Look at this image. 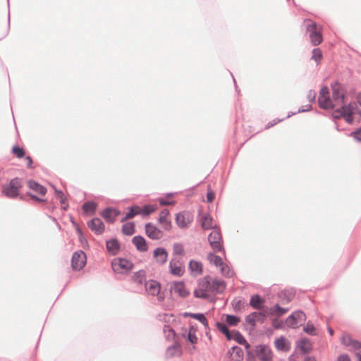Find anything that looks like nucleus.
I'll return each mask as SVG.
<instances>
[{"instance_id":"1","label":"nucleus","mask_w":361,"mask_h":361,"mask_svg":"<svg viewBox=\"0 0 361 361\" xmlns=\"http://www.w3.org/2000/svg\"><path fill=\"white\" fill-rule=\"evenodd\" d=\"M23 188V178L15 177L8 183L2 185L1 194L7 198H19L21 201L27 202L25 195H20V189Z\"/></svg>"},{"instance_id":"2","label":"nucleus","mask_w":361,"mask_h":361,"mask_svg":"<svg viewBox=\"0 0 361 361\" xmlns=\"http://www.w3.org/2000/svg\"><path fill=\"white\" fill-rule=\"evenodd\" d=\"M303 26L306 31L309 32V36L312 44L314 47L319 45L323 41L322 33V27L310 18H305L303 22Z\"/></svg>"},{"instance_id":"3","label":"nucleus","mask_w":361,"mask_h":361,"mask_svg":"<svg viewBox=\"0 0 361 361\" xmlns=\"http://www.w3.org/2000/svg\"><path fill=\"white\" fill-rule=\"evenodd\" d=\"M208 235V241L210 247L214 252H222L225 254V249L223 245V237L220 228L216 226V229H212Z\"/></svg>"},{"instance_id":"4","label":"nucleus","mask_w":361,"mask_h":361,"mask_svg":"<svg viewBox=\"0 0 361 361\" xmlns=\"http://www.w3.org/2000/svg\"><path fill=\"white\" fill-rule=\"evenodd\" d=\"M331 88L332 90L331 99L336 104L346 99V89L343 84L338 80L333 81L331 83Z\"/></svg>"},{"instance_id":"5","label":"nucleus","mask_w":361,"mask_h":361,"mask_svg":"<svg viewBox=\"0 0 361 361\" xmlns=\"http://www.w3.org/2000/svg\"><path fill=\"white\" fill-rule=\"evenodd\" d=\"M111 266L115 272H121V270H123L126 274L131 271L135 267L130 260L124 257L114 259L111 262Z\"/></svg>"},{"instance_id":"6","label":"nucleus","mask_w":361,"mask_h":361,"mask_svg":"<svg viewBox=\"0 0 361 361\" xmlns=\"http://www.w3.org/2000/svg\"><path fill=\"white\" fill-rule=\"evenodd\" d=\"M193 218L194 216L191 212L184 210L176 214L175 222L180 229H185L192 222Z\"/></svg>"},{"instance_id":"7","label":"nucleus","mask_w":361,"mask_h":361,"mask_svg":"<svg viewBox=\"0 0 361 361\" xmlns=\"http://www.w3.org/2000/svg\"><path fill=\"white\" fill-rule=\"evenodd\" d=\"M71 268L73 271H80L87 264V255L82 250L74 252L71 257Z\"/></svg>"},{"instance_id":"8","label":"nucleus","mask_w":361,"mask_h":361,"mask_svg":"<svg viewBox=\"0 0 361 361\" xmlns=\"http://www.w3.org/2000/svg\"><path fill=\"white\" fill-rule=\"evenodd\" d=\"M306 319L305 314L302 310H296L292 312L285 320V323L288 327L290 329H296L300 322L305 321Z\"/></svg>"},{"instance_id":"9","label":"nucleus","mask_w":361,"mask_h":361,"mask_svg":"<svg viewBox=\"0 0 361 361\" xmlns=\"http://www.w3.org/2000/svg\"><path fill=\"white\" fill-rule=\"evenodd\" d=\"M145 229L146 235L152 240H158L164 236V232L151 222L145 224Z\"/></svg>"},{"instance_id":"10","label":"nucleus","mask_w":361,"mask_h":361,"mask_svg":"<svg viewBox=\"0 0 361 361\" xmlns=\"http://www.w3.org/2000/svg\"><path fill=\"white\" fill-rule=\"evenodd\" d=\"M120 214V210L112 207H106L100 212V215L109 224H114Z\"/></svg>"},{"instance_id":"11","label":"nucleus","mask_w":361,"mask_h":361,"mask_svg":"<svg viewBox=\"0 0 361 361\" xmlns=\"http://www.w3.org/2000/svg\"><path fill=\"white\" fill-rule=\"evenodd\" d=\"M88 228L97 235H101L105 230L104 222L99 217H94L87 222Z\"/></svg>"},{"instance_id":"12","label":"nucleus","mask_w":361,"mask_h":361,"mask_svg":"<svg viewBox=\"0 0 361 361\" xmlns=\"http://www.w3.org/2000/svg\"><path fill=\"white\" fill-rule=\"evenodd\" d=\"M296 350L300 351V355H305L312 351L313 346L310 340L305 337L296 341Z\"/></svg>"},{"instance_id":"13","label":"nucleus","mask_w":361,"mask_h":361,"mask_svg":"<svg viewBox=\"0 0 361 361\" xmlns=\"http://www.w3.org/2000/svg\"><path fill=\"white\" fill-rule=\"evenodd\" d=\"M121 243L116 237L106 240V251L111 256L117 255L121 250Z\"/></svg>"},{"instance_id":"14","label":"nucleus","mask_w":361,"mask_h":361,"mask_svg":"<svg viewBox=\"0 0 361 361\" xmlns=\"http://www.w3.org/2000/svg\"><path fill=\"white\" fill-rule=\"evenodd\" d=\"M172 290L178 293V295L183 298H186L190 293V290L185 288V284L183 281H175L173 286L170 288V293Z\"/></svg>"},{"instance_id":"15","label":"nucleus","mask_w":361,"mask_h":361,"mask_svg":"<svg viewBox=\"0 0 361 361\" xmlns=\"http://www.w3.org/2000/svg\"><path fill=\"white\" fill-rule=\"evenodd\" d=\"M169 273L175 276L180 277L185 273V268L178 259L173 258L169 262Z\"/></svg>"},{"instance_id":"16","label":"nucleus","mask_w":361,"mask_h":361,"mask_svg":"<svg viewBox=\"0 0 361 361\" xmlns=\"http://www.w3.org/2000/svg\"><path fill=\"white\" fill-rule=\"evenodd\" d=\"M170 212L168 209H163L159 214L158 223L162 226L166 231H169L172 227L171 221L168 219Z\"/></svg>"},{"instance_id":"17","label":"nucleus","mask_w":361,"mask_h":361,"mask_svg":"<svg viewBox=\"0 0 361 361\" xmlns=\"http://www.w3.org/2000/svg\"><path fill=\"white\" fill-rule=\"evenodd\" d=\"M168 252L164 247H158L153 251V257L157 263L163 265L168 259Z\"/></svg>"},{"instance_id":"18","label":"nucleus","mask_w":361,"mask_h":361,"mask_svg":"<svg viewBox=\"0 0 361 361\" xmlns=\"http://www.w3.org/2000/svg\"><path fill=\"white\" fill-rule=\"evenodd\" d=\"M132 243L135 245L136 250L140 252H145L149 250L147 241L141 235H135L132 238Z\"/></svg>"},{"instance_id":"19","label":"nucleus","mask_w":361,"mask_h":361,"mask_svg":"<svg viewBox=\"0 0 361 361\" xmlns=\"http://www.w3.org/2000/svg\"><path fill=\"white\" fill-rule=\"evenodd\" d=\"M27 184L30 190L37 193L38 195L45 196L47 193V188L35 180H28L27 181Z\"/></svg>"},{"instance_id":"20","label":"nucleus","mask_w":361,"mask_h":361,"mask_svg":"<svg viewBox=\"0 0 361 361\" xmlns=\"http://www.w3.org/2000/svg\"><path fill=\"white\" fill-rule=\"evenodd\" d=\"M274 346L278 351L288 352L290 349V342L284 336L276 338L274 341Z\"/></svg>"},{"instance_id":"21","label":"nucleus","mask_w":361,"mask_h":361,"mask_svg":"<svg viewBox=\"0 0 361 361\" xmlns=\"http://www.w3.org/2000/svg\"><path fill=\"white\" fill-rule=\"evenodd\" d=\"M145 288L150 295L155 296L161 290V283L155 279H149L145 283Z\"/></svg>"},{"instance_id":"22","label":"nucleus","mask_w":361,"mask_h":361,"mask_svg":"<svg viewBox=\"0 0 361 361\" xmlns=\"http://www.w3.org/2000/svg\"><path fill=\"white\" fill-rule=\"evenodd\" d=\"M226 288V283L224 280L214 278L212 281L211 292L214 294H221Z\"/></svg>"},{"instance_id":"23","label":"nucleus","mask_w":361,"mask_h":361,"mask_svg":"<svg viewBox=\"0 0 361 361\" xmlns=\"http://www.w3.org/2000/svg\"><path fill=\"white\" fill-rule=\"evenodd\" d=\"M188 269L193 276H197L202 274L203 265L200 261L190 259L188 263Z\"/></svg>"},{"instance_id":"24","label":"nucleus","mask_w":361,"mask_h":361,"mask_svg":"<svg viewBox=\"0 0 361 361\" xmlns=\"http://www.w3.org/2000/svg\"><path fill=\"white\" fill-rule=\"evenodd\" d=\"M231 340L235 341L239 345H243L245 348H250V345L247 341L244 336L237 329H233L231 331Z\"/></svg>"},{"instance_id":"25","label":"nucleus","mask_w":361,"mask_h":361,"mask_svg":"<svg viewBox=\"0 0 361 361\" xmlns=\"http://www.w3.org/2000/svg\"><path fill=\"white\" fill-rule=\"evenodd\" d=\"M97 209V204L93 200L86 201L82 205V209L84 215L92 216L95 214Z\"/></svg>"},{"instance_id":"26","label":"nucleus","mask_w":361,"mask_h":361,"mask_svg":"<svg viewBox=\"0 0 361 361\" xmlns=\"http://www.w3.org/2000/svg\"><path fill=\"white\" fill-rule=\"evenodd\" d=\"M267 348L266 344H258L255 345L253 348H247L246 350V355L247 357H252L254 358H259V355L261 353H263V350Z\"/></svg>"},{"instance_id":"27","label":"nucleus","mask_w":361,"mask_h":361,"mask_svg":"<svg viewBox=\"0 0 361 361\" xmlns=\"http://www.w3.org/2000/svg\"><path fill=\"white\" fill-rule=\"evenodd\" d=\"M180 350L179 355L182 354L181 344L178 340H174L173 343L167 347L166 350V358H172L176 356V352Z\"/></svg>"},{"instance_id":"28","label":"nucleus","mask_w":361,"mask_h":361,"mask_svg":"<svg viewBox=\"0 0 361 361\" xmlns=\"http://www.w3.org/2000/svg\"><path fill=\"white\" fill-rule=\"evenodd\" d=\"M318 104L319 107L324 110L334 109L336 107L335 102L330 98V97H325L318 98Z\"/></svg>"},{"instance_id":"29","label":"nucleus","mask_w":361,"mask_h":361,"mask_svg":"<svg viewBox=\"0 0 361 361\" xmlns=\"http://www.w3.org/2000/svg\"><path fill=\"white\" fill-rule=\"evenodd\" d=\"M213 218L209 213H206L200 219V225L203 230L216 229V226H212Z\"/></svg>"},{"instance_id":"30","label":"nucleus","mask_w":361,"mask_h":361,"mask_svg":"<svg viewBox=\"0 0 361 361\" xmlns=\"http://www.w3.org/2000/svg\"><path fill=\"white\" fill-rule=\"evenodd\" d=\"M264 299L258 293L250 297L249 305L254 309L259 310L263 307Z\"/></svg>"},{"instance_id":"31","label":"nucleus","mask_w":361,"mask_h":361,"mask_svg":"<svg viewBox=\"0 0 361 361\" xmlns=\"http://www.w3.org/2000/svg\"><path fill=\"white\" fill-rule=\"evenodd\" d=\"M131 280L139 285L145 284L147 281L146 271L144 269H140L135 271L131 277Z\"/></svg>"},{"instance_id":"32","label":"nucleus","mask_w":361,"mask_h":361,"mask_svg":"<svg viewBox=\"0 0 361 361\" xmlns=\"http://www.w3.org/2000/svg\"><path fill=\"white\" fill-rule=\"evenodd\" d=\"M295 292L293 290L284 289L278 293V297L283 300V303H289L295 297Z\"/></svg>"},{"instance_id":"33","label":"nucleus","mask_w":361,"mask_h":361,"mask_svg":"<svg viewBox=\"0 0 361 361\" xmlns=\"http://www.w3.org/2000/svg\"><path fill=\"white\" fill-rule=\"evenodd\" d=\"M135 226L134 221H128L123 224L121 232L125 235L131 236L136 232Z\"/></svg>"},{"instance_id":"34","label":"nucleus","mask_w":361,"mask_h":361,"mask_svg":"<svg viewBox=\"0 0 361 361\" xmlns=\"http://www.w3.org/2000/svg\"><path fill=\"white\" fill-rule=\"evenodd\" d=\"M315 112L317 114H321V115H323L324 116H328V117H329V118L332 119L334 121L338 120V119H340V118H343V116H344V115H345V112L343 111H342L341 107L334 109V112L331 113L329 115H328L326 114H324L323 112H321V111H319L318 110H317Z\"/></svg>"},{"instance_id":"35","label":"nucleus","mask_w":361,"mask_h":361,"mask_svg":"<svg viewBox=\"0 0 361 361\" xmlns=\"http://www.w3.org/2000/svg\"><path fill=\"white\" fill-rule=\"evenodd\" d=\"M341 109L345 113H348V114H353L357 109V106L355 102H350L347 104L346 99H344L343 102H341Z\"/></svg>"},{"instance_id":"36","label":"nucleus","mask_w":361,"mask_h":361,"mask_svg":"<svg viewBox=\"0 0 361 361\" xmlns=\"http://www.w3.org/2000/svg\"><path fill=\"white\" fill-rule=\"evenodd\" d=\"M182 338L186 339L188 342L193 345V349L195 348V345L197 343L198 338L195 334L189 333L185 329H183V332L180 334Z\"/></svg>"},{"instance_id":"37","label":"nucleus","mask_w":361,"mask_h":361,"mask_svg":"<svg viewBox=\"0 0 361 361\" xmlns=\"http://www.w3.org/2000/svg\"><path fill=\"white\" fill-rule=\"evenodd\" d=\"M215 325L217 329L225 336L226 340L231 341V333L227 325L221 322H216Z\"/></svg>"},{"instance_id":"38","label":"nucleus","mask_w":361,"mask_h":361,"mask_svg":"<svg viewBox=\"0 0 361 361\" xmlns=\"http://www.w3.org/2000/svg\"><path fill=\"white\" fill-rule=\"evenodd\" d=\"M157 209V206L155 204H145L141 209H140V214L143 217L148 216L154 213Z\"/></svg>"},{"instance_id":"39","label":"nucleus","mask_w":361,"mask_h":361,"mask_svg":"<svg viewBox=\"0 0 361 361\" xmlns=\"http://www.w3.org/2000/svg\"><path fill=\"white\" fill-rule=\"evenodd\" d=\"M208 260L212 263L215 267H220L223 264V259L222 258L214 252H209L207 255Z\"/></svg>"},{"instance_id":"40","label":"nucleus","mask_w":361,"mask_h":361,"mask_svg":"<svg viewBox=\"0 0 361 361\" xmlns=\"http://www.w3.org/2000/svg\"><path fill=\"white\" fill-rule=\"evenodd\" d=\"M226 317V322L228 326H237L240 322V317L235 314H224Z\"/></svg>"},{"instance_id":"41","label":"nucleus","mask_w":361,"mask_h":361,"mask_svg":"<svg viewBox=\"0 0 361 361\" xmlns=\"http://www.w3.org/2000/svg\"><path fill=\"white\" fill-rule=\"evenodd\" d=\"M178 194V192H167L165 194L164 197H159L158 202L160 205H175L176 202L175 200H167L166 198L169 197H173L175 195Z\"/></svg>"},{"instance_id":"42","label":"nucleus","mask_w":361,"mask_h":361,"mask_svg":"<svg viewBox=\"0 0 361 361\" xmlns=\"http://www.w3.org/2000/svg\"><path fill=\"white\" fill-rule=\"evenodd\" d=\"M198 286L202 287L206 290L211 292L212 288V282L211 279L209 275H207L199 280L198 281Z\"/></svg>"},{"instance_id":"43","label":"nucleus","mask_w":361,"mask_h":361,"mask_svg":"<svg viewBox=\"0 0 361 361\" xmlns=\"http://www.w3.org/2000/svg\"><path fill=\"white\" fill-rule=\"evenodd\" d=\"M181 315L184 318L190 317V318H192V319H194L198 321L199 322H200L201 321H203L205 317L204 314L202 313V312L192 313V312H185L181 313Z\"/></svg>"},{"instance_id":"44","label":"nucleus","mask_w":361,"mask_h":361,"mask_svg":"<svg viewBox=\"0 0 361 361\" xmlns=\"http://www.w3.org/2000/svg\"><path fill=\"white\" fill-rule=\"evenodd\" d=\"M259 360V361H273L272 350L267 345V348L261 353Z\"/></svg>"},{"instance_id":"45","label":"nucleus","mask_w":361,"mask_h":361,"mask_svg":"<svg viewBox=\"0 0 361 361\" xmlns=\"http://www.w3.org/2000/svg\"><path fill=\"white\" fill-rule=\"evenodd\" d=\"M11 153L18 159H22L25 156V150L18 144L14 145L11 149Z\"/></svg>"},{"instance_id":"46","label":"nucleus","mask_w":361,"mask_h":361,"mask_svg":"<svg viewBox=\"0 0 361 361\" xmlns=\"http://www.w3.org/2000/svg\"><path fill=\"white\" fill-rule=\"evenodd\" d=\"M289 310L288 308L282 307L279 304L276 303L270 308V312L272 314H277L279 316L285 314Z\"/></svg>"},{"instance_id":"47","label":"nucleus","mask_w":361,"mask_h":361,"mask_svg":"<svg viewBox=\"0 0 361 361\" xmlns=\"http://www.w3.org/2000/svg\"><path fill=\"white\" fill-rule=\"evenodd\" d=\"M164 333L166 335V339H169V337L171 336L174 340H177L178 334L176 331L169 324H165L163 329Z\"/></svg>"},{"instance_id":"48","label":"nucleus","mask_w":361,"mask_h":361,"mask_svg":"<svg viewBox=\"0 0 361 361\" xmlns=\"http://www.w3.org/2000/svg\"><path fill=\"white\" fill-rule=\"evenodd\" d=\"M220 270L221 274L228 279L232 278L235 275V272L231 269L227 264L224 263L220 267Z\"/></svg>"},{"instance_id":"49","label":"nucleus","mask_w":361,"mask_h":361,"mask_svg":"<svg viewBox=\"0 0 361 361\" xmlns=\"http://www.w3.org/2000/svg\"><path fill=\"white\" fill-rule=\"evenodd\" d=\"M232 350H235L232 360L234 361H243L244 357L243 349L238 345H233Z\"/></svg>"},{"instance_id":"50","label":"nucleus","mask_w":361,"mask_h":361,"mask_svg":"<svg viewBox=\"0 0 361 361\" xmlns=\"http://www.w3.org/2000/svg\"><path fill=\"white\" fill-rule=\"evenodd\" d=\"M255 314H257V312H252L245 317V322L251 326L252 330H254L256 328Z\"/></svg>"},{"instance_id":"51","label":"nucleus","mask_w":361,"mask_h":361,"mask_svg":"<svg viewBox=\"0 0 361 361\" xmlns=\"http://www.w3.org/2000/svg\"><path fill=\"white\" fill-rule=\"evenodd\" d=\"M303 331L310 336L317 335L316 329L311 321L307 322L306 325L303 327Z\"/></svg>"},{"instance_id":"52","label":"nucleus","mask_w":361,"mask_h":361,"mask_svg":"<svg viewBox=\"0 0 361 361\" xmlns=\"http://www.w3.org/2000/svg\"><path fill=\"white\" fill-rule=\"evenodd\" d=\"M193 295L196 298L199 299H208L209 294L207 293L206 290L204 288L195 289L193 292Z\"/></svg>"},{"instance_id":"53","label":"nucleus","mask_w":361,"mask_h":361,"mask_svg":"<svg viewBox=\"0 0 361 361\" xmlns=\"http://www.w3.org/2000/svg\"><path fill=\"white\" fill-rule=\"evenodd\" d=\"M312 54L311 59L314 60L317 64H319L322 59V52L321 49L319 48H314L312 49Z\"/></svg>"},{"instance_id":"54","label":"nucleus","mask_w":361,"mask_h":361,"mask_svg":"<svg viewBox=\"0 0 361 361\" xmlns=\"http://www.w3.org/2000/svg\"><path fill=\"white\" fill-rule=\"evenodd\" d=\"M76 233H77L78 236L79 242L80 243V244L82 245L83 248H86V247H89L88 240L86 238V237L85 236L82 230L77 229V232Z\"/></svg>"},{"instance_id":"55","label":"nucleus","mask_w":361,"mask_h":361,"mask_svg":"<svg viewBox=\"0 0 361 361\" xmlns=\"http://www.w3.org/2000/svg\"><path fill=\"white\" fill-rule=\"evenodd\" d=\"M348 346H352L354 350H360L361 349V342L353 339L352 337H348V341L344 343Z\"/></svg>"},{"instance_id":"56","label":"nucleus","mask_w":361,"mask_h":361,"mask_svg":"<svg viewBox=\"0 0 361 361\" xmlns=\"http://www.w3.org/2000/svg\"><path fill=\"white\" fill-rule=\"evenodd\" d=\"M139 206L137 205H133L131 207H128V211L126 213L128 215V217L130 219L134 218L137 214H140Z\"/></svg>"},{"instance_id":"57","label":"nucleus","mask_w":361,"mask_h":361,"mask_svg":"<svg viewBox=\"0 0 361 361\" xmlns=\"http://www.w3.org/2000/svg\"><path fill=\"white\" fill-rule=\"evenodd\" d=\"M184 247L180 243H175L173 245V254L175 255H183L184 254Z\"/></svg>"},{"instance_id":"58","label":"nucleus","mask_w":361,"mask_h":361,"mask_svg":"<svg viewBox=\"0 0 361 361\" xmlns=\"http://www.w3.org/2000/svg\"><path fill=\"white\" fill-rule=\"evenodd\" d=\"M53 188L54 189L55 196L59 199L60 203L63 204L66 202L67 197L65 196L63 192L60 189H57L55 186H53Z\"/></svg>"},{"instance_id":"59","label":"nucleus","mask_w":361,"mask_h":361,"mask_svg":"<svg viewBox=\"0 0 361 361\" xmlns=\"http://www.w3.org/2000/svg\"><path fill=\"white\" fill-rule=\"evenodd\" d=\"M231 305L233 306L234 311L235 312H240L242 310V308L243 307L244 302H243L242 300L234 299L232 301Z\"/></svg>"},{"instance_id":"60","label":"nucleus","mask_w":361,"mask_h":361,"mask_svg":"<svg viewBox=\"0 0 361 361\" xmlns=\"http://www.w3.org/2000/svg\"><path fill=\"white\" fill-rule=\"evenodd\" d=\"M267 313L264 312H257L255 314L256 322H259L260 324H264L267 318Z\"/></svg>"},{"instance_id":"61","label":"nucleus","mask_w":361,"mask_h":361,"mask_svg":"<svg viewBox=\"0 0 361 361\" xmlns=\"http://www.w3.org/2000/svg\"><path fill=\"white\" fill-rule=\"evenodd\" d=\"M350 137H353L355 140L357 142H361V126L357 128L356 130L350 133L349 135Z\"/></svg>"},{"instance_id":"62","label":"nucleus","mask_w":361,"mask_h":361,"mask_svg":"<svg viewBox=\"0 0 361 361\" xmlns=\"http://www.w3.org/2000/svg\"><path fill=\"white\" fill-rule=\"evenodd\" d=\"M206 198V201L208 203L212 202L215 198V192L211 189L210 186H209V188L207 190Z\"/></svg>"},{"instance_id":"63","label":"nucleus","mask_w":361,"mask_h":361,"mask_svg":"<svg viewBox=\"0 0 361 361\" xmlns=\"http://www.w3.org/2000/svg\"><path fill=\"white\" fill-rule=\"evenodd\" d=\"M319 97H321V98L329 97V90L327 86L324 85L321 87L319 90Z\"/></svg>"},{"instance_id":"64","label":"nucleus","mask_w":361,"mask_h":361,"mask_svg":"<svg viewBox=\"0 0 361 361\" xmlns=\"http://www.w3.org/2000/svg\"><path fill=\"white\" fill-rule=\"evenodd\" d=\"M272 326L275 329H282L283 328V322L278 319H273Z\"/></svg>"}]
</instances>
